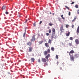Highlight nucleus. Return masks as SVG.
<instances>
[{
	"label": "nucleus",
	"mask_w": 79,
	"mask_h": 79,
	"mask_svg": "<svg viewBox=\"0 0 79 79\" xmlns=\"http://www.w3.org/2000/svg\"><path fill=\"white\" fill-rule=\"evenodd\" d=\"M60 30L61 33L64 32V29L63 28V25H62L60 27Z\"/></svg>",
	"instance_id": "f257e3e1"
},
{
	"label": "nucleus",
	"mask_w": 79,
	"mask_h": 79,
	"mask_svg": "<svg viewBox=\"0 0 79 79\" xmlns=\"http://www.w3.org/2000/svg\"><path fill=\"white\" fill-rule=\"evenodd\" d=\"M70 56V60L71 61H74V56H73V55H71Z\"/></svg>",
	"instance_id": "f03ea898"
},
{
	"label": "nucleus",
	"mask_w": 79,
	"mask_h": 79,
	"mask_svg": "<svg viewBox=\"0 0 79 79\" xmlns=\"http://www.w3.org/2000/svg\"><path fill=\"white\" fill-rule=\"evenodd\" d=\"M41 60L43 63H46L47 61V59L45 58H41Z\"/></svg>",
	"instance_id": "7ed1b4c3"
},
{
	"label": "nucleus",
	"mask_w": 79,
	"mask_h": 79,
	"mask_svg": "<svg viewBox=\"0 0 79 79\" xmlns=\"http://www.w3.org/2000/svg\"><path fill=\"white\" fill-rule=\"evenodd\" d=\"M74 51L73 50H71L70 52H69V56H71V54H73V53H74Z\"/></svg>",
	"instance_id": "20e7f679"
},
{
	"label": "nucleus",
	"mask_w": 79,
	"mask_h": 79,
	"mask_svg": "<svg viewBox=\"0 0 79 79\" xmlns=\"http://www.w3.org/2000/svg\"><path fill=\"white\" fill-rule=\"evenodd\" d=\"M52 34L53 35H55V28H53L52 29Z\"/></svg>",
	"instance_id": "39448f33"
},
{
	"label": "nucleus",
	"mask_w": 79,
	"mask_h": 79,
	"mask_svg": "<svg viewBox=\"0 0 79 79\" xmlns=\"http://www.w3.org/2000/svg\"><path fill=\"white\" fill-rule=\"evenodd\" d=\"M75 42L76 45H78V44H79V41L78 39L75 40Z\"/></svg>",
	"instance_id": "423d86ee"
},
{
	"label": "nucleus",
	"mask_w": 79,
	"mask_h": 79,
	"mask_svg": "<svg viewBox=\"0 0 79 79\" xmlns=\"http://www.w3.org/2000/svg\"><path fill=\"white\" fill-rule=\"evenodd\" d=\"M50 56V54H48L47 56H45V58L47 60H48V58Z\"/></svg>",
	"instance_id": "0eeeda50"
},
{
	"label": "nucleus",
	"mask_w": 79,
	"mask_h": 79,
	"mask_svg": "<svg viewBox=\"0 0 79 79\" xmlns=\"http://www.w3.org/2000/svg\"><path fill=\"white\" fill-rule=\"evenodd\" d=\"M44 45L46 47H49L50 48V46H49V45L48 44V43H45Z\"/></svg>",
	"instance_id": "6e6552de"
},
{
	"label": "nucleus",
	"mask_w": 79,
	"mask_h": 79,
	"mask_svg": "<svg viewBox=\"0 0 79 79\" xmlns=\"http://www.w3.org/2000/svg\"><path fill=\"white\" fill-rule=\"evenodd\" d=\"M79 26H78L77 30V35H79Z\"/></svg>",
	"instance_id": "1a4fd4ad"
},
{
	"label": "nucleus",
	"mask_w": 79,
	"mask_h": 79,
	"mask_svg": "<svg viewBox=\"0 0 79 79\" xmlns=\"http://www.w3.org/2000/svg\"><path fill=\"white\" fill-rule=\"evenodd\" d=\"M48 52H47V51H45L44 52V55H45V56H46V55H47V54H48Z\"/></svg>",
	"instance_id": "9d476101"
},
{
	"label": "nucleus",
	"mask_w": 79,
	"mask_h": 79,
	"mask_svg": "<svg viewBox=\"0 0 79 79\" xmlns=\"http://www.w3.org/2000/svg\"><path fill=\"white\" fill-rule=\"evenodd\" d=\"M77 19V17L75 16V17L74 19L72 21V23H74L75 22V21H76V20Z\"/></svg>",
	"instance_id": "9b49d317"
},
{
	"label": "nucleus",
	"mask_w": 79,
	"mask_h": 79,
	"mask_svg": "<svg viewBox=\"0 0 79 79\" xmlns=\"http://www.w3.org/2000/svg\"><path fill=\"white\" fill-rule=\"evenodd\" d=\"M27 45H29V46H31V45H32V43L29 42L27 43Z\"/></svg>",
	"instance_id": "f8f14e48"
},
{
	"label": "nucleus",
	"mask_w": 79,
	"mask_h": 79,
	"mask_svg": "<svg viewBox=\"0 0 79 79\" xmlns=\"http://www.w3.org/2000/svg\"><path fill=\"white\" fill-rule=\"evenodd\" d=\"M32 47H29V52H32Z\"/></svg>",
	"instance_id": "ddd939ff"
},
{
	"label": "nucleus",
	"mask_w": 79,
	"mask_h": 79,
	"mask_svg": "<svg viewBox=\"0 0 79 79\" xmlns=\"http://www.w3.org/2000/svg\"><path fill=\"white\" fill-rule=\"evenodd\" d=\"M35 37H32V38L31 40V42H34L35 41Z\"/></svg>",
	"instance_id": "4468645a"
},
{
	"label": "nucleus",
	"mask_w": 79,
	"mask_h": 79,
	"mask_svg": "<svg viewBox=\"0 0 79 79\" xmlns=\"http://www.w3.org/2000/svg\"><path fill=\"white\" fill-rule=\"evenodd\" d=\"M74 56L76 58H79V55L78 54H75L74 55Z\"/></svg>",
	"instance_id": "2eb2a0df"
},
{
	"label": "nucleus",
	"mask_w": 79,
	"mask_h": 79,
	"mask_svg": "<svg viewBox=\"0 0 79 79\" xmlns=\"http://www.w3.org/2000/svg\"><path fill=\"white\" fill-rule=\"evenodd\" d=\"M65 34L67 37H68V36H69V35L70 34V32L69 31L68 33H66Z\"/></svg>",
	"instance_id": "dca6fc26"
},
{
	"label": "nucleus",
	"mask_w": 79,
	"mask_h": 79,
	"mask_svg": "<svg viewBox=\"0 0 79 79\" xmlns=\"http://www.w3.org/2000/svg\"><path fill=\"white\" fill-rule=\"evenodd\" d=\"M47 52H48V53H50V48H49L48 49Z\"/></svg>",
	"instance_id": "f3484780"
},
{
	"label": "nucleus",
	"mask_w": 79,
	"mask_h": 79,
	"mask_svg": "<svg viewBox=\"0 0 79 79\" xmlns=\"http://www.w3.org/2000/svg\"><path fill=\"white\" fill-rule=\"evenodd\" d=\"M51 50H52V52L54 51V50H55V48L53 47H52L51 48Z\"/></svg>",
	"instance_id": "a211bd4d"
},
{
	"label": "nucleus",
	"mask_w": 79,
	"mask_h": 79,
	"mask_svg": "<svg viewBox=\"0 0 79 79\" xmlns=\"http://www.w3.org/2000/svg\"><path fill=\"white\" fill-rule=\"evenodd\" d=\"M31 60L32 62H34L35 60V59H34V58H31Z\"/></svg>",
	"instance_id": "6ab92c4d"
},
{
	"label": "nucleus",
	"mask_w": 79,
	"mask_h": 79,
	"mask_svg": "<svg viewBox=\"0 0 79 79\" xmlns=\"http://www.w3.org/2000/svg\"><path fill=\"white\" fill-rule=\"evenodd\" d=\"M52 44V40L50 39H49L48 41V44Z\"/></svg>",
	"instance_id": "aec40b11"
},
{
	"label": "nucleus",
	"mask_w": 79,
	"mask_h": 79,
	"mask_svg": "<svg viewBox=\"0 0 79 79\" xmlns=\"http://www.w3.org/2000/svg\"><path fill=\"white\" fill-rule=\"evenodd\" d=\"M5 8H6V6H3L2 8V10H5Z\"/></svg>",
	"instance_id": "412c9836"
},
{
	"label": "nucleus",
	"mask_w": 79,
	"mask_h": 79,
	"mask_svg": "<svg viewBox=\"0 0 79 79\" xmlns=\"http://www.w3.org/2000/svg\"><path fill=\"white\" fill-rule=\"evenodd\" d=\"M49 25L50 26H52L53 25V23H49Z\"/></svg>",
	"instance_id": "4be33fe9"
},
{
	"label": "nucleus",
	"mask_w": 79,
	"mask_h": 79,
	"mask_svg": "<svg viewBox=\"0 0 79 79\" xmlns=\"http://www.w3.org/2000/svg\"><path fill=\"white\" fill-rule=\"evenodd\" d=\"M75 8H78L79 7V6H78V5H76L75 6Z\"/></svg>",
	"instance_id": "5701e85b"
},
{
	"label": "nucleus",
	"mask_w": 79,
	"mask_h": 79,
	"mask_svg": "<svg viewBox=\"0 0 79 79\" xmlns=\"http://www.w3.org/2000/svg\"><path fill=\"white\" fill-rule=\"evenodd\" d=\"M61 17L63 19H64V18L63 17V15H61Z\"/></svg>",
	"instance_id": "b1692460"
},
{
	"label": "nucleus",
	"mask_w": 79,
	"mask_h": 79,
	"mask_svg": "<svg viewBox=\"0 0 79 79\" xmlns=\"http://www.w3.org/2000/svg\"><path fill=\"white\" fill-rule=\"evenodd\" d=\"M69 39L70 40H73V37H70L69 38Z\"/></svg>",
	"instance_id": "393cba45"
},
{
	"label": "nucleus",
	"mask_w": 79,
	"mask_h": 79,
	"mask_svg": "<svg viewBox=\"0 0 79 79\" xmlns=\"http://www.w3.org/2000/svg\"><path fill=\"white\" fill-rule=\"evenodd\" d=\"M5 31H8L9 30L8 29L7 27H6L5 28Z\"/></svg>",
	"instance_id": "a878e982"
},
{
	"label": "nucleus",
	"mask_w": 79,
	"mask_h": 79,
	"mask_svg": "<svg viewBox=\"0 0 79 79\" xmlns=\"http://www.w3.org/2000/svg\"><path fill=\"white\" fill-rule=\"evenodd\" d=\"M47 65H48V64H47V63H45L44 64V67L46 66H47Z\"/></svg>",
	"instance_id": "bb28decb"
},
{
	"label": "nucleus",
	"mask_w": 79,
	"mask_h": 79,
	"mask_svg": "<svg viewBox=\"0 0 79 79\" xmlns=\"http://www.w3.org/2000/svg\"><path fill=\"white\" fill-rule=\"evenodd\" d=\"M48 32L49 33H51L52 32V30L50 29H49Z\"/></svg>",
	"instance_id": "cd10ccee"
},
{
	"label": "nucleus",
	"mask_w": 79,
	"mask_h": 79,
	"mask_svg": "<svg viewBox=\"0 0 79 79\" xmlns=\"http://www.w3.org/2000/svg\"><path fill=\"white\" fill-rule=\"evenodd\" d=\"M69 26V25H66V28H68Z\"/></svg>",
	"instance_id": "c85d7f7f"
},
{
	"label": "nucleus",
	"mask_w": 79,
	"mask_h": 79,
	"mask_svg": "<svg viewBox=\"0 0 79 79\" xmlns=\"http://www.w3.org/2000/svg\"><path fill=\"white\" fill-rule=\"evenodd\" d=\"M65 7L66 8H67V9H68V10H69V8H68V7L67 6H65Z\"/></svg>",
	"instance_id": "c756f323"
},
{
	"label": "nucleus",
	"mask_w": 79,
	"mask_h": 79,
	"mask_svg": "<svg viewBox=\"0 0 79 79\" xmlns=\"http://www.w3.org/2000/svg\"><path fill=\"white\" fill-rule=\"evenodd\" d=\"M43 43V41H40L39 42V44H42V43Z\"/></svg>",
	"instance_id": "7c9ffc66"
},
{
	"label": "nucleus",
	"mask_w": 79,
	"mask_h": 79,
	"mask_svg": "<svg viewBox=\"0 0 79 79\" xmlns=\"http://www.w3.org/2000/svg\"><path fill=\"white\" fill-rule=\"evenodd\" d=\"M50 35V34L49 33H46V35H47V36H48Z\"/></svg>",
	"instance_id": "2f4dec72"
},
{
	"label": "nucleus",
	"mask_w": 79,
	"mask_h": 79,
	"mask_svg": "<svg viewBox=\"0 0 79 79\" xmlns=\"http://www.w3.org/2000/svg\"><path fill=\"white\" fill-rule=\"evenodd\" d=\"M53 35H53V34H52V35L51 37L52 39H53V38H54V37L53 36H54Z\"/></svg>",
	"instance_id": "473e14b6"
},
{
	"label": "nucleus",
	"mask_w": 79,
	"mask_h": 79,
	"mask_svg": "<svg viewBox=\"0 0 79 79\" xmlns=\"http://www.w3.org/2000/svg\"><path fill=\"white\" fill-rule=\"evenodd\" d=\"M38 63H40V59L38 60Z\"/></svg>",
	"instance_id": "72a5a7b5"
},
{
	"label": "nucleus",
	"mask_w": 79,
	"mask_h": 79,
	"mask_svg": "<svg viewBox=\"0 0 79 79\" xmlns=\"http://www.w3.org/2000/svg\"><path fill=\"white\" fill-rule=\"evenodd\" d=\"M56 59H58V56L57 55H56Z\"/></svg>",
	"instance_id": "f704fd0d"
},
{
	"label": "nucleus",
	"mask_w": 79,
	"mask_h": 79,
	"mask_svg": "<svg viewBox=\"0 0 79 79\" xmlns=\"http://www.w3.org/2000/svg\"><path fill=\"white\" fill-rule=\"evenodd\" d=\"M69 46H71V45H72V43H69Z\"/></svg>",
	"instance_id": "c9c22d12"
},
{
	"label": "nucleus",
	"mask_w": 79,
	"mask_h": 79,
	"mask_svg": "<svg viewBox=\"0 0 79 79\" xmlns=\"http://www.w3.org/2000/svg\"><path fill=\"white\" fill-rule=\"evenodd\" d=\"M25 35H26V33H24L23 35V37H25Z\"/></svg>",
	"instance_id": "e433bc0d"
},
{
	"label": "nucleus",
	"mask_w": 79,
	"mask_h": 79,
	"mask_svg": "<svg viewBox=\"0 0 79 79\" xmlns=\"http://www.w3.org/2000/svg\"><path fill=\"white\" fill-rule=\"evenodd\" d=\"M5 13L6 15H8V14H9L8 12L7 11H6L5 12Z\"/></svg>",
	"instance_id": "4c0bfd02"
},
{
	"label": "nucleus",
	"mask_w": 79,
	"mask_h": 79,
	"mask_svg": "<svg viewBox=\"0 0 79 79\" xmlns=\"http://www.w3.org/2000/svg\"><path fill=\"white\" fill-rule=\"evenodd\" d=\"M69 16H70L71 15V12H69Z\"/></svg>",
	"instance_id": "58836bf2"
},
{
	"label": "nucleus",
	"mask_w": 79,
	"mask_h": 79,
	"mask_svg": "<svg viewBox=\"0 0 79 79\" xmlns=\"http://www.w3.org/2000/svg\"><path fill=\"white\" fill-rule=\"evenodd\" d=\"M77 14H79V10H78L77 11Z\"/></svg>",
	"instance_id": "ea45409f"
},
{
	"label": "nucleus",
	"mask_w": 79,
	"mask_h": 79,
	"mask_svg": "<svg viewBox=\"0 0 79 79\" xmlns=\"http://www.w3.org/2000/svg\"><path fill=\"white\" fill-rule=\"evenodd\" d=\"M42 23V21H40V22L39 24H40Z\"/></svg>",
	"instance_id": "a19ab883"
},
{
	"label": "nucleus",
	"mask_w": 79,
	"mask_h": 79,
	"mask_svg": "<svg viewBox=\"0 0 79 79\" xmlns=\"http://www.w3.org/2000/svg\"><path fill=\"white\" fill-rule=\"evenodd\" d=\"M72 28H74V25H72Z\"/></svg>",
	"instance_id": "79ce46f5"
},
{
	"label": "nucleus",
	"mask_w": 79,
	"mask_h": 79,
	"mask_svg": "<svg viewBox=\"0 0 79 79\" xmlns=\"http://www.w3.org/2000/svg\"><path fill=\"white\" fill-rule=\"evenodd\" d=\"M74 2H72L71 4L72 5H73V4H74Z\"/></svg>",
	"instance_id": "37998d69"
},
{
	"label": "nucleus",
	"mask_w": 79,
	"mask_h": 79,
	"mask_svg": "<svg viewBox=\"0 0 79 79\" xmlns=\"http://www.w3.org/2000/svg\"><path fill=\"white\" fill-rule=\"evenodd\" d=\"M33 25L34 26H35V23L33 24Z\"/></svg>",
	"instance_id": "c03bdc74"
},
{
	"label": "nucleus",
	"mask_w": 79,
	"mask_h": 79,
	"mask_svg": "<svg viewBox=\"0 0 79 79\" xmlns=\"http://www.w3.org/2000/svg\"><path fill=\"white\" fill-rule=\"evenodd\" d=\"M27 20H26V21H25V23H27Z\"/></svg>",
	"instance_id": "a18cd8bd"
},
{
	"label": "nucleus",
	"mask_w": 79,
	"mask_h": 79,
	"mask_svg": "<svg viewBox=\"0 0 79 79\" xmlns=\"http://www.w3.org/2000/svg\"><path fill=\"white\" fill-rule=\"evenodd\" d=\"M20 15H19L18 16V17H19H19H20Z\"/></svg>",
	"instance_id": "49530a36"
},
{
	"label": "nucleus",
	"mask_w": 79,
	"mask_h": 79,
	"mask_svg": "<svg viewBox=\"0 0 79 79\" xmlns=\"http://www.w3.org/2000/svg\"><path fill=\"white\" fill-rule=\"evenodd\" d=\"M57 64H58V62H57Z\"/></svg>",
	"instance_id": "de8ad7c7"
},
{
	"label": "nucleus",
	"mask_w": 79,
	"mask_h": 79,
	"mask_svg": "<svg viewBox=\"0 0 79 79\" xmlns=\"http://www.w3.org/2000/svg\"><path fill=\"white\" fill-rule=\"evenodd\" d=\"M8 74H10V73L9 72H8Z\"/></svg>",
	"instance_id": "09e8293b"
},
{
	"label": "nucleus",
	"mask_w": 79,
	"mask_h": 79,
	"mask_svg": "<svg viewBox=\"0 0 79 79\" xmlns=\"http://www.w3.org/2000/svg\"><path fill=\"white\" fill-rule=\"evenodd\" d=\"M69 53V52H67V53Z\"/></svg>",
	"instance_id": "8fccbe9b"
},
{
	"label": "nucleus",
	"mask_w": 79,
	"mask_h": 79,
	"mask_svg": "<svg viewBox=\"0 0 79 79\" xmlns=\"http://www.w3.org/2000/svg\"><path fill=\"white\" fill-rule=\"evenodd\" d=\"M50 14H52V13H51V12H50Z\"/></svg>",
	"instance_id": "3c124183"
}]
</instances>
